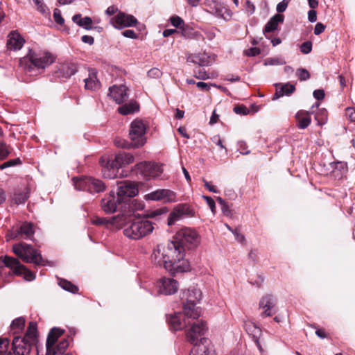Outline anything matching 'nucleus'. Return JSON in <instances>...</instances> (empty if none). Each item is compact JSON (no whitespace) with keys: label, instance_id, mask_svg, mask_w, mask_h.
Wrapping results in <instances>:
<instances>
[{"label":"nucleus","instance_id":"obj_25","mask_svg":"<svg viewBox=\"0 0 355 355\" xmlns=\"http://www.w3.org/2000/svg\"><path fill=\"white\" fill-rule=\"evenodd\" d=\"M183 314L187 320L198 319L200 315V309L196 303L184 302L183 304Z\"/></svg>","mask_w":355,"mask_h":355},{"label":"nucleus","instance_id":"obj_5","mask_svg":"<svg viewBox=\"0 0 355 355\" xmlns=\"http://www.w3.org/2000/svg\"><path fill=\"white\" fill-rule=\"evenodd\" d=\"M12 251L24 262L44 265L42 255L31 245L25 243L15 244L12 246Z\"/></svg>","mask_w":355,"mask_h":355},{"label":"nucleus","instance_id":"obj_31","mask_svg":"<svg viewBox=\"0 0 355 355\" xmlns=\"http://www.w3.org/2000/svg\"><path fill=\"white\" fill-rule=\"evenodd\" d=\"M132 218L126 214H119L110 218V224L116 229L125 230V225L131 221Z\"/></svg>","mask_w":355,"mask_h":355},{"label":"nucleus","instance_id":"obj_38","mask_svg":"<svg viewBox=\"0 0 355 355\" xmlns=\"http://www.w3.org/2000/svg\"><path fill=\"white\" fill-rule=\"evenodd\" d=\"M139 106L136 101H130L118 108V112L123 115H128L139 111Z\"/></svg>","mask_w":355,"mask_h":355},{"label":"nucleus","instance_id":"obj_10","mask_svg":"<svg viewBox=\"0 0 355 355\" xmlns=\"http://www.w3.org/2000/svg\"><path fill=\"white\" fill-rule=\"evenodd\" d=\"M195 216L194 209L187 203L175 205L168 216L167 225L172 226L184 218H191Z\"/></svg>","mask_w":355,"mask_h":355},{"label":"nucleus","instance_id":"obj_34","mask_svg":"<svg viewBox=\"0 0 355 355\" xmlns=\"http://www.w3.org/2000/svg\"><path fill=\"white\" fill-rule=\"evenodd\" d=\"M113 160L115 162V164L120 168L132 164L135 158L132 154L123 152L116 154Z\"/></svg>","mask_w":355,"mask_h":355},{"label":"nucleus","instance_id":"obj_45","mask_svg":"<svg viewBox=\"0 0 355 355\" xmlns=\"http://www.w3.org/2000/svg\"><path fill=\"white\" fill-rule=\"evenodd\" d=\"M34 2L37 10L42 13L44 16H47L49 15V10L46 6V5L43 3L42 0H33Z\"/></svg>","mask_w":355,"mask_h":355},{"label":"nucleus","instance_id":"obj_49","mask_svg":"<svg viewBox=\"0 0 355 355\" xmlns=\"http://www.w3.org/2000/svg\"><path fill=\"white\" fill-rule=\"evenodd\" d=\"M296 74L301 81L307 80L310 78L309 72L304 68L298 69L296 71Z\"/></svg>","mask_w":355,"mask_h":355},{"label":"nucleus","instance_id":"obj_40","mask_svg":"<svg viewBox=\"0 0 355 355\" xmlns=\"http://www.w3.org/2000/svg\"><path fill=\"white\" fill-rule=\"evenodd\" d=\"M328 119L327 110L324 108L318 109V111L315 114V119L317 121L318 125H322L325 124Z\"/></svg>","mask_w":355,"mask_h":355},{"label":"nucleus","instance_id":"obj_32","mask_svg":"<svg viewBox=\"0 0 355 355\" xmlns=\"http://www.w3.org/2000/svg\"><path fill=\"white\" fill-rule=\"evenodd\" d=\"M284 21V16L281 14H276L266 24L263 28V34L266 37H268V33L275 31L277 28L278 24Z\"/></svg>","mask_w":355,"mask_h":355},{"label":"nucleus","instance_id":"obj_33","mask_svg":"<svg viewBox=\"0 0 355 355\" xmlns=\"http://www.w3.org/2000/svg\"><path fill=\"white\" fill-rule=\"evenodd\" d=\"M277 91L274 94L272 98L273 100L277 99L284 95L288 96L294 92L295 90V87L294 85L291 83H286L284 85L277 84L276 85Z\"/></svg>","mask_w":355,"mask_h":355},{"label":"nucleus","instance_id":"obj_30","mask_svg":"<svg viewBox=\"0 0 355 355\" xmlns=\"http://www.w3.org/2000/svg\"><path fill=\"white\" fill-rule=\"evenodd\" d=\"M84 81L86 89L96 91L101 87V83L97 79V73L95 69L89 70V76Z\"/></svg>","mask_w":355,"mask_h":355},{"label":"nucleus","instance_id":"obj_59","mask_svg":"<svg viewBox=\"0 0 355 355\" xmlns=\"http://www.w3.org/2000/svg\"><path fill=\"white\" fill-rule=\"evenodd\" d=\"M161 75L162 72L158 68H153L148 71V76L152 78H157Z\"/></svg>","mask_w":355,"mask_h":355},{"label":"nucleus","instance_id":"obj_8","mask_svg":"<svg viewBox=\"0 0 355 355\" xmlns=\"http://www.w3.org/2000/svg\"><path fill=\"white\" fill-rule=\"evenodd\" d=\"M26 60H28L32 65L38 69H44L54 62L55 57L49 52L37 53L29 50L27 55L21 60V64Z\"/></svg>","mask_w":355,"mask_h":355},{"label":"nucleus","instance_id":"obj_61","mask_svg":"<svg viewBox=\"0 0 355 355\" xmlns=\"http://www.w3.org/2000/svg\"><path fill=\"white\" fill-rule=\"evenodd\" d=\"M260 49L257 47H252L245 51V55L248 56H256L260 53Z\"/></svg>","mask_w":355,"mask_h":355},{"label":"nucleus","instance_id":"obj_29","mask_svg":"<svg viewBox=\"0 0 355 355\" xmlns=\"http://www.w3.org/2000/svg\"><path fill=\"white\" fill-rule=\"evenodd\" d=\"M201 291L195 288L191 287L187 291L182 292V299L185 300L188 303H196L201 300Z\"/></svg>","mask_w":355,"mask_h":355},{"label":"nucleus","instance_id":"obj_14","mask_svg":"<svg viewBox=\"0 0 355 355\" xmlns=\"http://www.w3.org/2000/svg\"><path fill=\"white\" fill-rule=\"evenodd\" d=\"M121 204L122 202L115 195L114 190H112L108 195L101 200V206L103 211L106 214H112L116 211Z\"/></svg>","mask_w":355,"mask_h":355},{"label":"nucleus","instance_id":"obj_15","mask_svg":"<svg viewBox=\"0 0 355 355\" xmlns=\"http://www.w3.org/2000/svg\"><path fill=\"white\" fill-rule=\"evenodd\" d=\"M33 345L26 338L15 336L12 343V349L15 355H29Z\"/></svg>","mask_w":355,"mask_h":355},{"label":"nucleus","instance_id":"obj_28","mask_svg":"<svg viewBox=\"0 0 355 355\" xmlns=\"http://www.w3.org/2000/svg\"><path fill=\"white\" fill-rule=\"evenodd\" d=\"M78 71L77 64L74 62H66L60 64L58 69L60 76L69 78L74 75Z\"/></svg>","mask_w":355,"mask_h":355},{"label":"nucleus","instance_id":"obj_18","mask_svg":"<svg viewBox=\"0 0 355 355\" xmlns=\"http://www.w3.org/2000/svg\"><path fill=\"white\" fill-rule=\"evenodd\" d=\"M157 286L160 293L173 295L178 291L179 284L172 278L163 277L157 282Z\"/></svg>","mask_w":355,"mask_h":355},{"label":"nucleus","instance_id":"obj_19","mask_svg":"<svg viewBox=\"0 0 355 355\" xmlns=\"http://www.w3.org/2000/svg\"><path fill=\"white\" fill-rule=\"evenodd\" d=\"M187 61L200 66H209L215 61V55L206 52L190 54Z\"/></svg>","mask_w":355,"mask_h":355},{"label":"nucleus","instance_id":"obj_7","mask_svg":"<svg viewBox=\"0 0 355 355\" xmlns=\"http://www.w3.org/2000/svg\"><path fill=\"white\" fill-rule=\"evenodd\" d=\"M72 180L75 189L78 191L99 193L105 189V185L101 180L92 177L73 178Z\"/></svg>","mask_w":355,"mask_h":355},{"label":"nucleus","instance_id":"obj_22","mask_svg":"<svg viewBox=\"0 0 355 355\" xmlns=\"http://www.w3.org/2000/svg\"><path fill=\"white\" fill-rule=\"evenodd\" d=\"M319 103H315V105L312 106L310 111H303L300 110L299 111L296 115V121L297 123V126L301 129H304L307 128L309 124L311 123V119L310 116L311 113H314V107H316V108H318Z\"/></svg>","mask_w":355,"mask_h":355},{"label":"nucleus","instance_id":"obj_39","mask_svg":"<svg viewBox=\"0 0 355 355\" xmlns=\"http://www.w3.org/2000/svg\"><path fill=\"white\" fill-rule=\"evenodd\" d=\"M24 338L35 344L37 338V323L35 322H29L26 335Z\"/></svg>","mask_w":355,"mask_h":355},{"label":"nucleus","instance_id":"obj_52","mask_svg":"<svg viewBox=\"0 0 355 355\" xmlns=\"http://www.w3.org/2000/svg\"><path fill=\"white\" fill-rule=\"evenodd\" d=\"M80 24L79 26L83 27L87 30H91L92 28V19L89 17H85L80 21Z\"/></svg>","mask_w":355,"mask_h":355},{"label":"nucleus","instance_id":"obj_2","mask_svg":"<svg viewBox=\"0 0 355 355\" xmlns=\"http://www.w3.org/2000/svg\"><path fill=\"white\" fill-rule=\"evenodd\" d=\"M189 325L191 327L187 331V338L193 345L190 355H208L210 341L204 337L207 331L206 322L197 320Z\"/></svg>","mask_w":355,"mask_h":355},{"label":"nucleus","instance_id":"obj_54","mask_svg":"<svg viewBox=\"0 0 355 355\" xmlns=\"http://www.w3.org/2000/svg\"><path fill=\"white\" fill-rule=\"evenodd\" d=\"M312 50V43L311 42H304L300 46V51L304 54L309 53Z\"/></svg>","mask_w":355,"mask_h":355},{"label":"nucleus","instance_id":"obj_43","mask_svg":"<svg viewBox=\"0 0 355 355\" xmlns=\"http://www.w3.org/2000/svg\"><path fill=\"white\" fill-rule=\"evenodd\" d=\"M11 153V148L5 141L0 142V160L6 159Z\"/></svg>","mask_w":355,"mask_h":355},{"label":"nucleus","instance_id":"obj_20","mask_svg":"<svg viewBox=\"0 0 355 355\" xmlns=\"http://www.w3.org/2000/svg\"><path fill=\"white\" fill-rule=\"evenodd\" d=\"M276 300L271 295L267 294L263 296L259 301V308L263 309V315L267 317L272 315L275 313Z\"/></svg>","mask_w":355,"mask_h":355},{"label":"nucleus","instance_id":"obj_48","mask_svg":"<svg viewBox=\"0 0 355 355\" xmlns=\"http://www.w3.org/2000/svg\"><path fill=\"white\" fill-rule=\"evenodd\" d=\"M28 197L29 196L28 192L15 193L14 195L13 200L16 204H21L24 203Z\"/></svg>","mask_w":355,"mask_h":355},{"label":"nucleus","instance_id":"obj_44","mask_svg":"<svg viewBox=\"0 0 355 355\" xmlns=\"http://www.w3.org/2000/svg\"><path fill=\"white\" fill-rule=\"evenodd\" d=\"M25 326V320L24 318L20 317L14 320L10 325L12 330H15L14 333L21 331Z\"/></svg>","mask_w":355,"mask_h":355},{"label":"nucleus","instance_id":"obj_21","mask_svg":"<svg viewBox=\"0 0 355 355\" xmlns=\"http://www.w3.org/2000/svg\"><path fill=\"white\" fill-rule=\"evenodd\" d=\"M109 90L110 95L118 104L123 103L128 98V87L124 85H113L110 87Z\"/></svg>","mask_w":355,"mask_h":355},{"label":"nucleus","instance_id":"obj_12","mask_svg":"<svg viewBox=\"0 0 355 355\" xmlns=\"http://www.w3.org/2000/svg\"><path fill=\"white\" fill-rule=\"evenodd\" d=\"M115 195L123 203L130 198L135 196L138 193V189L134 184L128 181H123L117 183Z\"/></svg>","mask_w":355,"mask_h":355},{"label":"nucleus","instance_id":"obj_60","mask_svg":"<svg viewBox=\"0 0 355 355\" xmlns=\"http://www.w3.org/2000/svg\"><path fill=\"white\" fill-rule=\"evenodd\" d=\"M93 224L101 225L110 224V218L96 217L92 220Z\"/></svg>","mask_w":355,"mask_h":355},{"label":"nucleus","instance_id":"obj_35","mask_svg":"<svg viewBox=\"0 0 355 355\" xmlns=\"http://www.w3.org/2000/svg\"><path fill=\"white\" fill-rule=\"evenodd\" d=\"M33 233L34 231L32 224L24 223L21 225L19 230H17V232L15 234L11 235V237L15 238L20 236L23 239H31Z\"/></svg>","mask_w":355,"mask_h":355},{"label":"nucleus","instance_id":"obj_4","mask_svg":"<svg viewBox=\"0 0 355 355\" xmlns=\"http://www.w3.org/2000/svg\"><path fill=\"white\" fill-rule=\"evenodd\" d=\"M155 225L146 217L134 218L125 225L123 234L129 239L139 240L150 234Z\"/></svg>","mask_w":355,"mask_h":355},{"label":"nucleus","instance_id":"obj_23","mask_svg":"<svg viewBox=\"0 0 355 355\" xmlns=\"http://www.w3.org/2000/svg\"><path fill=\"white\" fill-rule=\"evenodd\" d=\"M167 320L170 327L174 331L181 330L190 324L185 318L182 320V314L180 312L170 315Z\"/></svg>","mask_w":355,"mask_h":355},{"label":"nucleus","instance_id":"obj_46","mask_svg":"<svg viewBox=\"0 0 355 355\" xmlns=\"http://www.w3.org/2000/svg\"><path fill=\"white\" fill-rule=\"evenodd\" d=\"M286 61L281 57L268 58L265 60V65H283Z\"/></svg>","mask_w":355,"mask_h":355},{"label":"nucleus","instance_id":"obj_36","mask_svg":"<svg viewBox=\"0 0 355 355\" xmlns=\"http://www.w3.org/2000/svg\"><path fill=\"white\" fill-rule=\"evenodd\" d=\"M179 31V33L182 37L187 39L199 40L202 34L194 29L189 24H184Z\"/></svg>","mask_w":355,"mask_h":355},{"label":"nucleus","instance_id":"obj_58","mask_svg":"<svg viewBox=\"0 0 355 355\" xmlns=\"http://www.w3.org/2000/svg\"><path fill=\"white\" fill-rule=\"evenodd\" d=\"M245 10L248 15H251L254 12L255 6L250 1L248 0L245 2Z\"/></svg>","mask_w":355,"mask_h":355},{"label":"nucleus","instance_id":"obj_37","mask_svg":"<svg viewBox=\"0 0 355 355\" xmlns=\"http://www.w3.org/2000/svg\"><path fill=\"white\" fill-rule=\"evenodd\" d=\"M63 333L64 330L60 328L53 327L51 329L47 336L46 343V348L53 346L58 339L63 334Z\"/></svg>","mask_w":355,"mask_h":355},{"label":"nucleus","instance_id":"obj_55","mask_svg":"<svg viewBox=\"0 0 355 355\" xmlns=\"http://www.w3.org/2000/svg\"><path fill=\"white\" fill-rule=\"evenodd\" d=\"M195 73V77L198 79L207 80L209 78V74L203 69L199 68Z\"/></svg>","mask_w":355,"mask_h":355},{"label":"nucleus","instance_id":"obj_11","mask_svg":"<svg viewBox=\"0 0 355 355\" xmlns=\"http://www.w3.org/2000/svg\"><path fill=\"white\" fill-rule=\"evenodd\" d=\"M0 260L4 263L5 266L10 268L17 275H24L26 279L31 281L35 278V275L31 271L22 265L17 259L8 256L0 257Z\"/></svg>","mask_w":355,"mask_h":355},{"label":"nucleus","instance_id":"obj_62","mask_svg":"<svg viewBox=\"0 0 355 355\" xmlns=\"http://www.w3.org/2000/svg\"><path fill=\"white\" fill-rule=\"evenodd\" d=\"M119 12H121L119 10L118 8L114 6H109L106 10H105V15L107 16H114L116 15Z\"/></svg>","mask_w":355,"mask_h":355},{"label":"nucleus","instance_id":"obj_27","mask_svg":"<svg viewBox=\"0 0 355 355\" xmlns=\"http://www.w3.org/2000/svg\"><path fill=\"white\" fill-rule=\"evenodd\" d=\"M211 10L210 12L216 15L218 17H220L224 19H228L232 16V12L229 10L226 6L223 4L214 1L212 3V6L210 7Z\"/></svg>","mask_w":355,"mask_h":355},{"label":"nucleus","instance_id":"obj_3","mask_svg":"<svg viewBox=\"0 0 355 355\" xmlns=\"http://www.w3.org/2000/svg\"><path fill=\"white\" fill-rule=\"evenodd\" d=\"M169 242L174 244L177 250V257L186 259V252L198 245L200 238L195 230L190 227H182L176 232L173 241Z\"/></svg>","mask_w":355,"mask_h":355},{"label":"nucleus","instance_id":"obj_26","mask_svg":"<svg viewBox=\"0 0 355 355\" xmlns=\"http://www.w3.org/2000/svg\"><path fill=\"white\" fill-rule=\"evenodd\" d=\"M69 346V340L67 339H62L59 343L55 346L46 348V355H71V354H64L65 350ZM37 355H40L37 351Z\"/></svg>","mask_w":355,"mask_h":355},{"label":"nucleus","instance_id":"obj_42","mask_svg":"<svg viewBox=\"0 0 355 355\" xmlns=\"http://www.w3.org/2000/svg\"><path fill=\"white\" fill-rule=\"evenodd\" d=\"M58 284L60 286V287H62L63 289L69 291L72 293H76L78 291V287L76 286L73 285L71 282L66 279H60Z\"/></svg>","mask_w":355,"mask_h":355},{"label":"nucleus","instance_id":"obj_16","mask_svg":"<svg viewBox=\"0 0 355 355\" xmlns=\"http://www.w3.org/2000/svg\"><path fill=\"white\" fill-rule=\"evenodd\" d=\"M100 163L102 166V173L105 178L114 179L118 177L119 168L115 164L113 159H109L103 157L100 159Z\"/></svg>","mask_w":355,"mask_h":355},{"label":"nucleus","instance_id":"obj_24","mask_svg":"<svg viewBox=\"0 0 355 355\" xmlns=\"http://www.w3.org/2000/svg\"><path fill=\"white\" fill-rule=\"evenodd\" d=\"M24 39L17 31H12L8 36L7 48L10 50H19L24 46Z\"/></svg>","mask_w":355,"mask_h":355},{"label":"nucleus","instance_id":"obj_50","mask_svg":"<svg viewBox=\"0 0 355 355\" xmlns=\"http://www.w3.org/2000/svg\"><path fill=\"white\" fill-rule=\"evenodd\" d=\"M19 164H21V160L19 158L10 159L9 161L6 162L0 165V170H3L6 168L14 166Z\"/></svg>","mask_w":355,"mask_h":355},{"label":"nucleus","instance_id":"obj_9","mask_svg":"<svg viewBox=\"0 0 355 355\" xmlns=\"http://www.w3.org/2000/svg\"><path fill=\"white\" fill-rule=\"evenodd\" d=\"M132 173L139 175L144 180H150L158 177L162 173L160 165L147 162H141L135 165Z\"/></svg>","mask_w":355,"mask_h":355},{"label":"nucleus","instance_id":"obj_17","mask_svg":"<svg viewBox=\"0 0 355 355\" xmlns=\"http://www.w3.org/2000/svg\"><path fill=\"white\" fill-rule=\"evenodd\" d=\"M146 198L150 200H163L166 202L176 201V193L168 189H157L146 196Z\"/></svg>","mask_w":355,"mask_h":355},{"label":"nucleus","instance_id":"obj_1","mask_svg":"<svg viewBox=\"0 0 355 355\" xmlns=\"http://www.w3.org/2000/svg\"><path fill=\"white\" fill-rule=\"evenodd\" d=\"M176 250L174 244L169 241L166 245H158L153 251L151 261L157 266H163L171 274L189 270L190 265L188 260L177 257Z\"/></svg>","mask_w":355,"mask_h":355},{"label":"nucleus","instance_id":"obj_63","mask_svg":"<svg viewBox=\"0 0 355 355\" xmlns=\"http://www.w3.org/2000/svg\"><path fill=\"white\" fill-rule=\"evenodd\" d=\"M235 113L239 114L245 115L249 112V110L243 105L236 106L234 108Z\"/></svg>","mask_w":355,"mask_h":355},{"label":"nucleus","instance_id":"obj_57","mask_svg":"<svg viewBox=\"0 0 355 355\" xmlns=\"http://www.w3.org/2000/svg\"><path fill=\"white\" fill-rule=\"evenodd\" d=\"M290 1L291 0H283L279 2L277 6V11L279 13L284 12L286 10Z\"/></svg>","mask_w":355,"mask_h":355},{"label":"nucleus","instance_id":"obj_53","mask_svg":"<svg viewBox=\"0 0 355 355\" xmlns=\"http://www.w3.org/2000/svg\"><path fill=\"white\" fill-rule=\"evenodd\" d=\"M10 341L7 338H0V355L9 347Z\"/></svg>","mask_w":355,"mask_h":355},{"label":"nucleus","instance_id":"obj_51","mask_svg":"<svg viewBox=\"0 0 355 355\" xmlns=\"http://www.w3.org/2000/svg\"><path fill=\"white\" fill-rule=\"evenodd\" d=\"M114 144L116 146L122 148H132L131 146V142L129 143V142L126 141L125 140L120 139V138H116L114 139Z\"/></svg>","mask_w":355,"mask_h":355},{"label":"nucleus","instance_id":"obj_41","mask_svg":"<svg viewBox=\"0 0 355 355\" xmlns=\"http://www.w3.org/2000/svg\"><path fill=\"white\" fill-rule=\"evenodd\" d=\"M200 30L205 35V37H202V35L200 37V39L202 38V40H205L206 38L209 41H211L215 38V37L216 35V33L217 31L219 32V30H218L216 28H214V27H204V28H200Z\"/></svg>","mask_w":355,"mask_h":355},{"label":"nucleus","instance_id":"obj_6","mask_svg":"<svg viewBox=\"0 0 355 355\" xmlns=\"http://www.w3.org/2000/svg\"><path fill=\"white\" fill-rule=\"evenodd\" d=\"M146 128L147 125L141 119H136L132 121L130 126L129 138L132 148H137L146 144Z\"/></svg>","mask_w":355,"mask_h":355},{"label":"nucleus","instance_id":"obj_13","mask_svg":"<svg viewBox=\"0 0 355 355\" xmlns=\"http://www.w3.org/2000/svg\"><path fill=\"white\" fill-rule=\"evenodd\" d=\"M110 23L117 29H122L127 27L135 26L137 19L132 15L123 12H119L116 15L111 17Z\"/></svg>","mask_w":355,"mask_h":355},{"label":"nucleus","instance_id":"obj_56","mask_svg":"<svg viewBox=\"0 0 355 355\" xmlns=\"http://www.w3.org/2000/svg\"><path fill=\"white\" fill-rule=\"evenodd\" d=\"M53 18L55 21L60 25H62L64 20L61 15V12L59 9L55 8L53 11Z\"/></svg>","mask_w":355,"mask_h":355},{"label":"nucleus","instance_id":"obj_64","mask_svg":"<svg viewBox=\"0 0 355 355\" xmlns=\"http://www.w3.org/2000/svg\"><path fill=\"white\" fill-rule=\"evenodd\" d=\"M122 35L128 38L136 39L137 37V33L130 29L125 30L122 32Z\"/></svg>","mask_w":355,"mask_h":355},{"label":"nucleus","instance_id":"obj_47","mask_svg":"<svg viewBox=\"0 0 355 355\" xmlns=\"http://www.w3.org/2000/svg\"><path fill=\"white\" fill-rule=\"evenodd\" d=\"M169 21L177 28L176 30H180L185 24L184 20L179 16H172Z\"/></svg>","mask_w":355,"mask_h":355}]
</instances>
